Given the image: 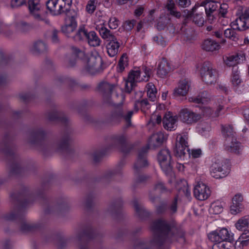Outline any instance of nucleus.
<instances>
[{
	"label": "nucleus",
	"instance_id": "nucleus-39",
	"mask_svg": "<svg viewBox=\"0 0 249 249\" xmlns=\"http://www.w3.org/2000/svg\"><path fill=\"white\" fill-rule=\"evenodd\" d=\"M223 134L224 135L226 140L229 137H235V132L233 130V128L231 125H228L223 128Z\"/></svg>",
	"mask_w": 249,
	"mask_h": 249
},
{
	"label": "nucleus",
	"instance_id": "nucleus-32",
	"mask_svg": "<svg viewBox=\"0 0 249 249\" xmlns=\"http://www.w3.org/2000/svg\"><path fill=\"white\" fill-rule=\"evenodd\" d=\"M77 26V21H69L62 27V32L66 36H69L76 28Z\"/></svg>",
	"mask_w": 249,
	"mask_h": 249
},
{
	"label": "nucleus",
	"instance_id": "nucleus-11",
	"mask_svg": "<svg viewBox=\"0 0 249 249\" xmlns=\"http://www.w3.org/2000/svg\"><path fill=\"white\" fill-rule=\"evenodd\" d=\"M188 137L186 134H179L177 137L175 153L177 157L181 158L189 151Z\"/></svg>",
	"mask_w": 249,
	"mask_h": 249
},
{
	"label": "nucleus",
	"instance_id": "nucleus-60",
	"mask_svg": "<svg viewBox=\"0 0 249 249\" xmlns=\"http://www.w3.org/2000/svg\"><path fill=\"white\" fill-rule=\"evenodd\" d=\"M178 6L186 7L190 5V1L188 0H175Z\"/></svg>",
	"mask_w": 249,
	"mask_h": 249
},
{
	"label": "nucleus",
	"instance_id": "nucleus-37",
	"mask_svg": "<svg viewBox=\"0 0 249 249\" xmlns=\"http://www.w3.org/2000/svg\"><path fill=\"white\" fill-rule=\"evenodd\" d=\"M207 95L206 92H203L202 93L201 96L200 97L199 96L198 97H191L189 98V101L190 102H195L196 103H202L204 104L206 102H208L209 99L208 97H206L205 96Z\"/></svg>",
	"mask_w": 249,
	"mask_h": 249
},
{
	"label": "nucleus",
	"instance_id": "nucleus-7",
	"mask_svg": "<svg viewBox=\"0 0 249 249\" xmlns=\"http://www.w3.org/2000/svg\"><path fill=\"white\" fill-rule=\"evenodd\" d=\"M151 74V70L143 66L141 69L138 68L131 71L127 78L131 82L136 84L137 82L148 81Z\"/></svg>",
	"mask_w": 249,
	"mask_h": 249
},
{
	"label": "nucleus",
	"instance_id": "nucleus-22",
	"mask_svg": "<svg viewBox=\"0 0 249 249\" xmlns=\"http://www.w3.org/2000/svg\"><path fill=\"white\" fill-rule=\"evenodd\" d=\"M190 87V82L186 80L183 79L180 81L178 86L174 90V94L176 96H184L187 94Z\"/></svg>",
	"mask_w": 249,
	"mask_h": 249
},
{
	"label": "nucleus",
	"instance_id": "nucleus-27",
	"mask_svg": "<svg viewBox=\"0 0 249 249\" xmlns=\"http://www.w3.org/2000/svg\"><path fill=\"white\" fill-rule=\"evenodd\" d=\"M107 45V52L108 55L110 57L115 56L119 52L120 44L117 40L116 38L110 39Z\"/></svg>",
	"mask_w": 249,
	"mask_h": 249
},
{
	"label": "nucleus",
	"instance_id": "nucleus-18",
	"mask_svg": "<svg viewBox=\"0 0 249 249\" xmlns=\"http://www.w3.org/2000/svg\"><path fill=\"white\" fill-rule=\"evenodd\" d=\"M162 122L164 128L167 130H175L177 127V117L173 116L170 112L165 114Z\"/></svg>",
	"mask_w": 249,
	"mask_h": 249
},
{
	"label": "nucleus",
	"instance_id": "nucleus-44",
	"mask_svg": "<svg viewBox=\"0 0 249 249\" xmlns=\"http://www.w3.org/2000/svg\"><path fill=\"white\" fill-rule=\"evenodd\" d=\"M127 65V58L126 54H123L121 57L119 63L118 67L119 71H122Z\"/></svg>",
	"mask_w": 249,
	"mask_h": 249
},
{
	"label": "nucleus",
	"instance_id": "nucleus-63",
	"mask_svg": "<svg viewBox=\"0 0 249 249\" xmlns=\"http://www.w3.org/2000/svg\"><path fill=\"white\" fill-rule=\"evenodd\" d=\"M202 111L203 113V115H206L207 116H212L213 117L214 114L212 112V109L207 107H204L202 109Z\"/></svg>",
	"mask_w": 249,
	"mask_h": 249
},
{
	"label": "nucleus",
	"instance_id": "nucleus-12",
	"mask_svg": "<svg viewBox=\"0 0 249 249\" xmlns=\"http://www.w3.org/2000/svg\"><path fill=\"white\" fill-rule=\"evenodd\" d=\"M179 120L187 124L196 123L201 118V115L194 112L188 108L181 109L178 114Z\"/></svg>",
	"mask_w": 249,
	"mask_h": 249
},
{
	"label": "nucleus",
	"instance_id": "nucleus-31",
	"mask_svg": "<svg viewBox=\"0 0 249 249\" xmlns=\"http://www.w3.org/2000/svg\"><path fill=\"white\" fill-rule=\"evenodd\" d=\"M249 225V215H246L239 219L236 223L235 226L239 231H243L248 228Z\"/></svg>",
	"mask_w": 249,
	"mask_h": 249
},
{
	"label": "nucleus",
	"instance_id": "nucleus-53",
	"mask_svg": "<svg viewBox=\"0 0 249 249\" xmlns=\"http://www.w3.org/2000/svg\"><path fill=\"white\" fill-rule=\"evenodd\" d=\"M233 55L237 64L241 63L245 60L246 56L245 53H243L240 52Z\"/></svg>",
	"mask_w": 249,
	"mask_h": 249
},
{
	"label": "nucleus",
	"instance_id": "nucleus-49",
	"mask_svg": "<svg viewBox=\"0 0 249 249\" xmlns=\"http://www.w3.org/2000/svg\"><path fill=\"white\" fill-rule=\"evenodd\" d=\"M136 84L133 82H131L127 78V80L125 81V88L124 90L126 92L130 93L133 88L136 86Z\"/></svg>",
	"mask_w": 249,
	"mask_h": 249
},
{
	"label": "nucleus",
	"instance_id": "nucleus-14",
	"mask_svg": "<svg viewBox=\"0 0 249 249\" xmlns=\"http://www.w3.org/2000/svg\"><path fill=\"white\" fill-rule=\"evenodd\" d=\"M211 191L210 188L205 184L199 182L194 189V196L199 200H204L210 196Z\"/></svg>",
	"mask_w": 249,
	"mask_h": 249
},
{
	"label": "nucleus",
	"instance_id": "nucleus-13",
	"mask_svg": "<svg viewBox=\"0 0 249 249\" xmlns=\"http://www.w3.org/2000/svg\"><path fill=\"white\" fill-rule=\"evenodd\" d=\"M201 5L204 7L208 21L211 23L213 22L216 19L215 14L219 4L213 0H206L202 2Z\"/></svg>",
	"mask_w": 249,
	"mask_h": 249
},
{
	"label": "nucleus",
	"instance_id": "nucleus-61",
	"mask_svg": "<svg viewBox=\"0 0 249 249\" xmlns=\"http://www.w3.org/2000/svg\"><path fill=\"white\" fill-rule=\"evenodd\" d=\"M141 109L145 112L146 110L150 108V105L147 100H143L141 102Z\"/></svg>",
	"mask_w": 249,
	"mask_h": 249
},
{
	"label": "nucleus",
	"instance_id": "nucleus-47",
	"mask_svg": "<svg viewBox=\"0 0 249 249\" xmlns=\"http://www.w3.org/2000/svg\"><path fill=\"white\" fill-rule=\"evenodd\" d=\"M109 27L111 29H116L120 24L119 20L115 17H112L108 21Z\"/></svg>",
	"mask_w": 249,
	"mask_h": 249
},
{
	"label": "nucleus",
	"instance_id": "nucleus-17",
	"mask_svg": "<svg viewBox=\"0 0 249 249\" xmlns=\"http://www.w3.org/2000/svg\"><path fill=\"white\" fill-rule=\"evenodd\" d=\"M243 197L240 194L234 195L232 199V204L230 207V212L232 214H236L241 212L244 209L242 201Z\"/></svg>",
	"mask_w": 249,
	"mask_h": 249
},
{
	"label": "nucleus",
	"instance_id": "nucleus-8",
	"mask_svg": "<svg viewBox=\"0 0 249 249\" xmlns=\"http://www.w3.org/2000/svg\"><path fill=\"white\" fill-rule=\"evenodd\" d=\"M146 151L147 149L144 148L139 152L137 160L134 165L133 169L137 182H142L145 179L143 175H140V173L143 168L148 165L146 159Z\"/></svg>",
	"mask_w": 249,
	"mask_h": 249
},
{
	"label": "nucleus",
	"instance_id": "nucleus-43",
	"mask_svg": "<svg viewBox=\"0 0 249 249\" xmlns=\"http://www.w3.org/2000/svg\"><path fill=\"white\" fill-rule=\"evenodd\" d=\"M240 243L243 246H246L249 244V230L245 231L240 236Z\"/></svg>",
	"mask_w": 249,
	"mask_h": 249
},
{
	"label": "nucleus",
	"instance_id": "nucleus-38",
	"mask_svg": "<svg viewBox=\"0 0 249 249\" xmlns=\"http://www.w3.org/2000/svg\"><path fill=\"white\" fill-rule=\"evenodd\" d=\"M89 238V235L85 232L79 234L76 236V239L78 242H80L79 249H88L87 246L82 245V242L87 240Z\"/></svg>",
	"mask_w": 249,
	"mask_h": 249
},
{
	"label": "nucleus",
	"instance_id": "nucleus-57",
	"mask_svg": "<svg viewBox=\"0 0 249 249\" xmlns=\"http://www.w3.org/2000/svg\"><path fill=\"white\" fill-rule=\"evenodd\" d=\"M133 205L136 213L139 215H141L144 212L143 208L139 205L137 201H134Z\"/></svg>",
	"mask_w": 249,
	"mask_h": 249
},
{
	"label": "nucleus",
	"instance_id": "nucleus-36",
	"mask_svg": "<svg viewBox=\"0 0 249 249\" xmlns=\"http://www.w3.org/2000/svg\"><path fill=\"white\" fill-rule=\"evenodd\" d=\"M210 212L214 214H218L223 211V207L219 202L213 203L210 209Z\"/></svg>",
	"mask_w": 249,
	"mask_h": 249
},
{
	"label": "nucleus",
	"instance_id": "nucleus-45",
	"mask_svg": "<svg viewBox=\"0 0 249 249\" xmlns=\"http://www.w3.org/2000/svg\"><path fill=\"white\" fill-rule=\"evenodd\" d=\"M67 16L69 21H76V18L78 16L77 11L71 10L70 8L67 11L64 12Z\"/></svg>",
	"mask_w": 249,
	"mask_h": 249
},
{
	"label": "nucleus",
	"instance_id": "nucleus-6",
	"mask_svg": "<svg viewBox=\"0 0 249 249\" xmlns=\"http://www.w3.org/2000/svg\"><path fill=\"white\" fill-rule=\"evenodd\" d=\"M71 4V0H49L46 6L52 14L58 15L68 11Z\"/></svg>",
	"mask_w": 249,
	"mask_h": 249
},
{
	"label": "nucleus",
	"instance_id": "nucleus-16",
	"mask_svg": "<svg viewBox=\"0 0 249 249\" xmlns=\"http://www.w3.org/2000/svg\"><path fill=\"white\" fill-rule=\"evenodd\" d=\"M28 8L31 14L38 20H42V10L39 0H28Z\"/></svg>",
	"mask_w": 249,
	"mask_h": 249
},
{
	"label": "nucleus",
	"instance_id": "nucleus-33",
	"mask_svg": "<svg viewBox=\"0 0 249 249\" xmlns=\"http://www.w3.org/2000/svg\"><path fill=\"white\" fill-rule=\"evenodd\" d=\"M146 89L149 99L152 102L155 101L157 90L155 85L152 83H149L147 84Z\"/></svg>",
	"mask_w": 249,
	"mask_h": 249
},
{
	"label": "nucleus",
	"instance_id": "nucleus-55",
	"mask_svg": "<svg viewBox=\"0 0 249 249\" xmlns=\"http://www.w3.org/2000/svg\"><path fill=\"white\" fill-rule=\"evenodd\" d=\"M161 116L157 113L153 114L150 119V122L153 124H159L161 122Z\"/></svg>",
	"mask_w": 249,
	"mask_h": 249
},
{
	"label": "nucleus",
	"instance_id": "nucleus-26",
	"mask_svg": "<svg viewBox=\"0 0 249 249\" xmlns=\"http://www.w3.org/2000/svg\"><path fill=\"white\" fill-rule=\"evenodd\" d=\"M164 140V135L161 132L153 134L148 142V146L150 148H155L161 145Z\"/></svg>",
	"mask_w": 249,
	"mask_h": 249
},
{
	"label": "nucleus",
	"instance_id": "nucleus-62",
	"mask_svg": "<svg viewBox=\"0 0 249 249\" xmlns=\"http://www.w3.org/2000/svg\"><path fill=\"white\" fill-rule=\"evenodd\" d=\"M58 31L55 29H53L52 31V40L54 43H57L59 42V39L57 36Z\"/></svg>",
	"mask_w": 249,
	"mask_h": 249
},
{
	"label": "nucleus",
	"instance_id": "nucleus-2",
	"mask_svg": "<svg viewBox=\"0 0 249 249\" xmlns=\"http://www.w3.org/2000/svg\"><path fill=\"white\" fill-rule=\"evenodd\" d=\"M212 162L210 173L213 178L217 179L221 178L228 175L230 168L227 160L220 157H216L212 159Z\"/></svg>",
	"mask_w": 249,
	"mask_h": 249
},
{
	"label": "nucleus",
	"instance_id": "nucleus-35",
	"mask_svg": "<svg viewBox=\"0 0 249 249\" xmlns=\"http://www.w3.org/2000/svg\"><path fill=\"white\" fill-rule=\"evenodd\" d=\"M166 7L169 12L170 15L172 16L177 18H179L181 17V14L180 12L176 10V6L173 0H168L166 4Z\"/></svg>",
	"mask_w": 249,
	"mask_h": 249
},
{
	"label": "nucleus",
	"instance_id": "nucleus-46",
	"mask_svg": "<svg viewBox=\"0 0 249 249\" xmlns=\"http://www.w3.org/2000/svg\"><path fill=\"white\" fill-rule=\"evenodd\" d=\"M17 27L19 30L22 32L27 31L32 28V26L30 24L23 21L18 23Z\"/></svg>",
	"mask_w": 249,
	"mask_h": 249
},
{
	"label": "nucleus",
	"instance_id": "nucleus-59",
	"mask_svg": "<svg viewBox=\"0 0 249 249\" xmlns=\"http://www.w3.org/2000/svg\"><path fill=\"white\" fill-rule=\"evenodd\" d=\"M65 62L67 63L68 66L72 67L75 64V58H72V56L69 55L65 58Z\"/></svg>",
	"mask_w": 249,
	"mask_h": 249
},
{
	"label": "nucleus",
	"instance_id": "nucleus-4",
	"mask_svg": "<svg viewBox=\"0 0 249 249\" xmlns=\"http://www.w3.org/2000/svg\"><path fill=\"white\" fill-rule=\"evenodd\" d=\"M236 15L238 18L232 22L233 25H236V29L244 31L249 28V7H244L238 5L236 7Z\"/></svg>",
	"mask_w": 249,
	"mask_h": 249
},
{
	"label": "nucleus",
	"instance_id": "nucleus-1",
	"mask_svg": "<svg viewBox=\"0 0 249 249\" xmlns=\"http://www.w3.org/2000/svg\"><path fill=\"white\" fill-rule=\"evenodd\" d=\"M151 229L154 232L152 244L160 245L163 242L172 243L177 241L183 245L185 242L183 233L173 224H170L162 219L153 222Z\"/></svg>",
	"mask_w": 249,
	"mask_h": 249
},
{
	"label": "nucleus",
	"instance_id": "nucleus-29",
	"mask_svg": "<svg viewBox=\"0 0 249 249\" xmlns=\"http://www.w3.org/2000/svg\"><path fill=\"white\" fill-rule=\"evenodd\" d=\"M89 44L93 47L99 46L101 40L94 31H90L87 37Z\"/></svg>",
	"mask_w": 249,
	"mask_h": 249
},
{
	"label": "nucleus",
	"instance_id": "nucleus-20",
	"mask_svg": "<svg viewBox=\"0 0 249 249\" xmlns=\"http://www.w3.org/2000/svg\"><path fill=\"white\" fill-rule=\"evenodd\" d=\"M133 114L132 110H127L125 109L119 110L114 115V118L118 121L124 120L127 125L131 124V118Z\"/></svg>",
	"mask_w": 249,
	"mask_h": 249
},
{
	"label": "nucleus",
	"instance_id": "nucleus-23",
	"mask_svg": "<svg viewBox=\"0 0 249 249\" xmlns=\"http://www.w3.org/2000/svg\"><path fill=\"white\" fill-rule=\"evenodd\" d=\"M96 29L98 31L99 34L104 39L109 41L115 37L111 32L105 27V21H102L100 24L96 25Z\"/></svg>",
	"mask_w": 249,
	"mask_h": 249
},
{
	"label": "nucleus",
	"instance_id": "nucleus-42",
	"mask_svg": "<svg viewBox=\"0 0 249 249\" xmlns=\"http://www.w3.org/2000/svg\"><path fill=\"white\" fill-rule=\"evenodd\" d=\"M97 0H89L87 6L86 10L89 14H92L96 9Z\"/></svg>",
	"mask_w": 249,
	"mask_h": 249
},
{
	"label": "nucleus",
	"instance_id": "nucleus-19",
	"mask_svg": "<svg viewBox=\"0 0 249 249\" xmlns=\"http://www.w3.org/2000/svg\"><path fill=\"white\" fill-rule=\"evenodd\" d=\"M172 70V67L170 63L165 58H162L159 63L157 73L161 77H165L168 73Z\"/></svg>",
	"mask_w": 249,
	"mask_h": 249
},
{
	"label": "nucleus",
	"instance_id": "nucleus-56",
	"mask_svg": "<svg viewBox=\"0 0 249 249\" xmlns=\"http://www.w3.org/2000/svg\"><path fill=\"white\" fill-rule=\"evenodd\" d=\"M153 40L159 45H160L162 47L166 45V41L160 35L154 36L153 37Z\"/></svg>",
	"mask_w": 249,
	"mask_h": 249
},
{
	"label": "nucleus",
	"instance_id": "nucleus-48",
	"mask_svg": "<svg viewBox=\"0 0 249 249\" xmlns=\"http://www.w3.org/2000/svg\"><path fill=\"white\" fill-rule=\"evenodd\" d=\"M127 140V137L124 134L116 136L113 139L114 142L116 144H124Z\"/></svg>",
	"mask_w": 249,
	"mask_h": 249
},
{
	"label": "nucleus",
	"instance_id": "nucleus-28",
	"mask_svg": "<svg viewBox=\"0 0 249 249\" xmlns=\"http://www.w3.org/2000/svg\"><path fill=\"white\" fill-rule=\"evenodd\" d=\"M201 46L203 50L207 52H213L219 48V44L215 40L211 39L205 40Z\"/></svg>",
	"mask_w": 249,
	"mask_h": 249
},
{
	"label": "nucleus",
	"instance_id": "nucleus-9",
	"mask_svg": "<svg viewBox=\"0 0 249 249\" xmlns=\"http://www.w3.org/2000/svg\"><path fill=\"white\" fill-rule=\"evenodd\" d=\"M208 236L213 242L219 241L232 242L233 240V235L226 228L212 231L208 234Z\"/></svg>",
	"mask_w": 249,
	"mask_h": 249
},
{
	"label": "nucleus",
	"instance_id": "nucleus-24",
	"mask_svg": "<svg viewBox=\"0 0 249 249\" xmlns=\"http://www.w3.org/2000/svg\"><path fill=\"white\" fill-rule=\"evenodd\" d=\"M203 8L201 7H194L192 8V17L193 22L199 26H201L205 22L203 17Z\"/></svg>",
	"mask_w": 249,
	"mask_h": 249
},
{
	"label": "nucleus",
	"instance_id": "nucleus-51",
	"mask_svg": "<svg viewBox=\"0 0 249 249\" xmlns=\"http://www.w3.org/2000/svg\"><path fill=\"white\" fill-rule=\"evenodd\" d=\"M28 0H12L11 5L12 7H18L26 4Z\"/></svg>",
	"mask_w": 249,
	"mask_h": 249
},
{
	"label": "nucleus",
	"instance_id": "nucleus-58",
	"mask_svg": "<svg viewBox=\"0 0 249 249\" xmlns=\"http://www.w3.org/2000/svg\"><path fill=\"white\" fill-rule=\"evenodd\" d=\"M135 23L136 21L134 19L126 21L124 25V28L126 30L130 31L133 28Z\"/></svg>",
	"mask_w": 249,
	"mask_h": 249
},
{
	"label": "nucleus",
	"instance_id": "nucleus-15",
	"mask_svg": "<svg viewBox=\"0 0 249 249\" xmlns=\"http://www.w3.org/2000/svg\"><path fill=\"white\" fill-rule=\"evenodd\" d=\"M231 82L234 89L238 93L245 91L246 87L239 75V72L237 67L232 69Z\"/></svg>",
	"mask_w": 249,
	"mask_h": 249
},
{
	"label": "nucleus",
	"instance_id": "nucleus-64",
	"mask_svg": "<svg viewBox=\"0 0 249 249\" xmlns=\"http://www.w3.org/2000/svg\"><path fill=\"white\" fill-rule=\"evenodd\" d=\"M154 190L159 192H162L165 190V188L161 182H159L154 186Z\"/></svg>",
	"mask_w": 249,
	"mask_h": 249
},
{
	"label": "nucleus",
	"instance_id": "nucleus-30",
	"mask_svg": "<svg viewBox=\"0 0 249 249\" xmlns=\"http://www.w3.org/2000/svg\"><path fill=\"white\" fill-rule=\"evenodd\" d=\"M89 33V32L86 29L85 25H81L79 27L75 35L73 36V39L75 41L83 40L84 39H87Z\"/></svg>",
	"mask_w": 249,
	"mask_h": 249
},
{
	"label": "nucleus",
	"instance_id": "nucleus-41",
	"mask_svg": "<svg viewBox=\"0 0 249 249\" xmlns=\"http://www.w3.org/2000/svg\"><path fill=\"white\" fill-rule=\"evenodd\" d=\"M224 36L232 40L236 41L238 39V36L235 31L232 29H227L224 31Z\"/></svg>",
	"mask_w": 249,
	"mask_h": 249
},
{
	"label": "nucleus",
	"instance_id": "nucleus-10",
	"mask_svg": "<svg viewBox=\"0 0 249 249\" xmlns=\"http://www.w3.org/2000/svg\"><path fill=\"white\" fill-rule=\"evenodd\" d=\"M158 161L160 165L165 174L172 171L171 157L169 150L163 149L160 151L158 154Z\"/></svg>",
	"mask_w": 249,
	"mask_h": 249
},
{
	"label": "nucleus",
	"instance_id": "nucleus-21",
	"mask_svg": "<svg viewBox=\"0 0 249 249\" xmlns=\"http://www.w3.org/2000/svg\"><path fill=\"white\" fill-rule=\"evenodd\" d=\"M116 87L117 85L115 84L103 81L99 84L98 89L105 97L108 98Z\"/></svg>",
	"mask_w": 249,
	"mask_h": 249
},
{
	"label": "nucleus",
	"instance_id": "nucleus-50",
	"mask_svg": "<svg viewBox=\"0 0 249 249\" xmlns=\"http://www.w3.org/2000/svg\"><path fill=\"white\" fill-rule=\"evenodd\" d=\"M71 50L72 53L77 57H79L81 59L84 58V57H85V52L77 48V47H72Z\"/></svg>",
	"mask_w": 249,
	"mask_h": 249
},
{
	"label": "nucleus",
	"instance_id": "nucleus-54",
	"mask_svg": "<svg viewBox=\"0 0 249 249\" xmlns=\"http://www.w3.org/2000/svg\"><path fill=\"white\" fill-rule=\"evenodd\" d=\"M229 6L227 3H223L221 4L219 8V15L222 17H225L226 15L228 12V9Z\"/></svg>",
	"mask_w": 249,
	"mask_h": 249
},
{
	"label": "nucleus",
	"instance_id": "nucleus-3",
	"mask_svg": "<svg viewBox=\"0 0 249 249\" xmlns=\"http://www.w3.org/2000/svg\"><path fill=\"white\" fill-rule=\"evenodd\" d=\"M102 59L97 52H92L86 60L84 69L90 74H95L101 72L102 67Z\"/></svg>",
	"mask_w": 249,
	"mask_h": 249
},
{
	"label": "nucleus",
	"instance_id": "nucleus-40",
	"mask_svg": "<svg viewBox=\"0 0 249 249\" xmlns=\"http://www.w3.org/2000/svg\"><path fill=\"white\" fill-rule=\"evenodd\" d=\"M19 215V212L17 210H15L14 211L10 212L9 213L4 215L3 216V218L4 220L6 221H13L18 218Z\"/></svg>",
	"mask_w": 249,
	"mask_h": 249
},
{
	"label": "nucleus",
	"instance_id": "nucleus-52",
	"mask_svg": "<svg viewBox=\"0 0 249 249\" xmlns=\"http://www.w3.org/2000/svg\"><path fill=\"white\" fill-rule=\"evenodd\" d=\"M225 64L230 67L234 66L237 64L233 55L227 57L225 60Z\"/></svg>",
	"mask_w": 249,
	"mask_h": 249
},
{
	"label": "nucleus",
	"instance_id": "nucleus-25",
	"mask_svg": "<svg viewBox=\"0 0 249 249\" xmlns=\"http://www.w3.org/2000/svg\"><path fill=\"white\" fill-rule=\"evenodd\" d=\"M225 145L227 150L238 154L241 149V145L235 138L229 137L225 140Z\"/></svg>",
	"mask_w": 249,
	"mask_h": 249
},
{
	"label": "nucleus",
	"instance_id": "nucleus-34",
	"mask_svg": "<svg viewBox=\"0 0 249 249\" xmlns=\"http://www.w3.org/2000/svg\"><path fill=\"white\" fill-rule=\"evenodd\" d=\"M47 50V44L43 41L38 40L35 43L32 52L34 53L38 54L45 52Z\"/></svg>",
	"mask_w": 249,
	"mask_h": 249
},
{
	"label": "nucleus",
	"instance_id": "nucleus-5",
	"mask_svg": "<svg viewBox=\"0 0 249 249\" xmlns=\"http://www.w3.org/2000/svg\"><path fill=\"white\" fill-rule=\"evenodd\" d=\"M200 74L202 80L208 85L214 84L218 77V72L212 65L208 62H204L200 69Z\"/></svg>",
	"mask_w": 249,
	"mask_h": 249
}]
</instances>
